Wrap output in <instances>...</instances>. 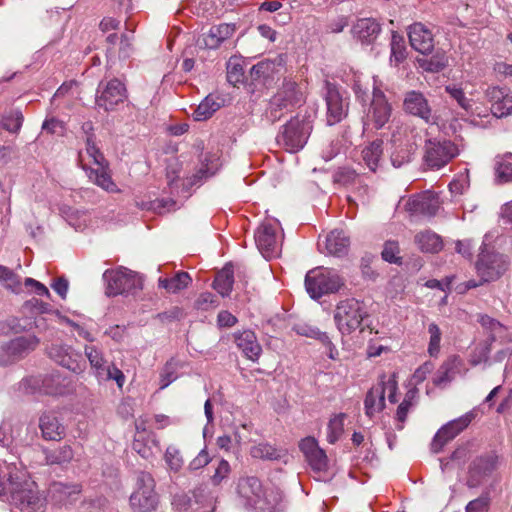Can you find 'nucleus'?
Returning <instances> with one entry per match:
<instances>
[{
  "label": "nucleus",
  "instance_id": "1",
  "mask_svg": "<svg viewBox=\"0 0 512 512\" xmlns=\"http://www.w3.org/2000/svg\"><path fill=\"white\" fill-rule=\"evenodd\" d=\"M82 130L86 134V141L85 148L78 153L80 166L94 184L107 192H118V188L111 178L108 162L96 145L95 137L91 133L93 130L92 123L85 122L82 125Z\"/></svg>",
  "mask_w": 512,
  "mask_h": 512
},
{
  "label": "nucleus",
  "instance_id": "2",
  "mask_svg": "<svg viewBox=\"0 0 512 512\" xmlns=\"http://www.w3.org/2000/svg\"><path fill=\"white\" fill-rule=\"evenodd\" d=\"M237 494L246 508L256 512H274L282 501V492L272 483H263L256 476H242L237 483Z\"/></svg>",
  "mask_w": 512,
  "mask_h": 512
},
{
  "label": "nucleus",
  "instance_id": "3",
  "mask_svg": "<svg viewBox=\"0 0 512 512\" xmlns=\"http://www.w3.org/2000/svg\"><path fill=\"white\" fill-rule=\"evenodd\" d=\"M345 285L344 278L332 268L316 267L305 276V288L312 299H320L324 295L334 294Z\"/></svg>",
  "mask_w": 512,
  "mask_h": 512
},
{
  "label": "nucleus",
  "instance_id": "4",
  "mask_svg": "<svg viewBox=\"0 0 512 512\" xmlns=\"http://www.w3.org/2000/svg\"><path fill=\"white\" fill-rule=\"evenodd\" d=\"M12 503L22 512H44L46 499L40 494L34 481L27 478V472L23 479H15L8 491Z\"/></svg>",
  "mask_w": 512,
  "mask_h": 512
},
{
  "label": "nucleus",
  "instance_id": "5",
  "mask_svg": "<svg viewBox=\"0 0 512 512\" xmlns=\"http://www.w3.org/2000/svg\"><path fill=\"white\" fill-rule=\"evenodd\" d=\"M21 386L28 393L38 392L49 396L68 395L75 390L74 381L59 373L26 378L21 382Z\"/></svg>",
  "mask_w": 512,
  "mask_h": 512
},
{
  "label": "nucleus",
  "instance_id": "6",
  "mask_svg": "<svg viewBox=\"0 0 512 512\" xmlns=\"http://www.w3.org/2000/svg\"><path fill=\"white\" fill-rule=\"evenodd\" d=\"M460 154L459 146L445 137L429 138L424 144L423 162L430 170H440Z\"/></svg>",
  "mask_w": 512,
  "mask_h": 512
},
{
  "label": "nucleus",
  "instance_id": "7",
  "mask_svg": "<svg viewBox=\"0 0 512 512\" xmlns=\"http://www.w3.org/2000/svg\"><path fill=\"white\" fill-rule=\"evenodd\" d=\"M366 316L363 303L355 298L339 301L334 310V322L342 335H349L358 329Z\"/></svg>",
  "mask_w": 512,
  "mask_h": 512
},
{
  "label": "nucleus",
  "instance_id": "8",
  "mask_svg": "<svg viewBox=\"0 0 512 512\" xmlns=\"http://www.w3.org/2000/svg\"><path fill=\"white\" fill-rule=\"evenodd\" d=\"M311 131L312 124L308 119L294 117L283 125L276 140L286 151L295 153L304 148Z\"/></svg>",
  "mask_w": 512,
  "mask_h": 512
},
{
  "label": "nucleus",
  "instance_id": "9",
  "mask_svg": "<svg viewBox=\"0 0 512 512\" xmlns=\"http://www.w3.org/2000/svg\"><path fill=\"white\" fill-rule=\"evenodd\" d=\"M397 389L398 386L395 376L389 377L388 379H386L385 376H382L380 381L376 385L372 386L366 394L364 401L366 415L372 418L384 409L386 393L388 395V400L391 403H396Z\"/></svg>",
  "mask_w": 512,
  "mask_h": 512
},
{
  "label": "nucleus",
  "instance_id": "10",
  "mask_svg": "<svg viewBox=\"0 0 512 512\" xmlns=\"http://www.w3.org/2000/svg\"><path fill=\"white\" fill-rule=\"evenodd\" d=\"M303 102V93L294 81H285L279 91L271 98L269 117L272 121L279 120L285 111H289Z\"/></svg>",
  "mask_w": 512,
  "mask_h": 512
},
{
  "label": "nucleus",
  "instance_id": "11",
  "mask_svg": "<svg viewBox=\"0 0 512 512\" xmlns=\"http://www.w3.org/2000/svg\"><path fill=\"white\" fill-rule=\"evenodd\" d=\"M103 278L107 282L106 293L109 296L132 294L142 288L141 277L127 268L106 270Z\"/></svg>",
  "mask_w": 512,
  "mask_h": 512
},
{
  "label": "nucleus",
  "instance_id": "12",
  "mask_svg": "<svg viewBox=\"0 0 512 512\" xmlns=\"http://www.w3.org/2000/svg\"><path fill=\"white\" fill-rule=\"evenodd\" d=\"M279 222L275 219L264 221L255 232V242L262 256L269 260L280 255L282 235Z\"/></svg>",
  "mask_w": 512,
  "mask_h": 512
},
{
  "label": "nucleus",
  "instance_id": "13",
  "mask_svg": "<svg viewBox=\"0 0 512 512\" xmlns=\"http://www.w3.org/2000/svg\"><path fill=\"white\" fill-rule=\"evenodd\" d=\"M39 343V338L31 334L0 343V365L8 366L22 360L33 352Z\"/></svg>",
  "mask_w": 512,
  "mask_h": 512
},
{
  "label": "nucleus",
  "instance_id": "14",
  "mask_svg": "<svg viewBox=\"0 0 512 512\" xmlns=\"http://www.w3.org/2000/svg\"><path fill=\"white\" fill-rule=\"evenodd\" d=\"M158 504L155 481L149 473L141 472L137 478V488L130 496V505L141 512L152 511Z\"/></svg>",
  "mask_w": 512,
  "mask_h": 512
},
{
  "label": "nucleus",
  "instance_id": "15",
  "mask_svg": "<svg viewBox=\"0 0 512 512\" xmlns=\"http://www.w3.org/2000/svg\"><path fill=\"white\" fill-rule=\"evenodd\" d=\"M391 113L392 108L385 94L379 88L374 87L372 101L363 120L364 129L378 130L383 128L388 123Z\"/></svg>",
  "mask_w": 512,
  "mask_h": 512
},
{
  "label": "nucleus",
  "instance_id": "16",
  "mask_svg": "<svg viewBox=\"0 0 512 512\" xmlns=\"http://www.w3.org/2000/svg\"><path fill=\"white\" fill-rule=\"evenodd\" d=\"M126 98L127 89L124 83L114 78L107 83L100 82L97 90L96 104L105 111H113Z\"/></svg>",
  "mask_w": 512,
  "mask_h": 512
},
{
  "label": "nucleus",
  "instance_id": "17",
  "mask_svg": "<svg viewBox=\"0 0 512 512\" xmlns=\"http://www.w3.org/2000/svg\"><path fill=\"white\" fill-rule=\"evenodd\" d=\"M499 456L494 451L476 457L469 465L467 484L477 487L498 468Z\"/></svg>",
  "mask_w": 512,
  "mask_h": 512
},
{
  "label": "nucleus",
  "instance_id": "18",
  "mask_svg": "<svg viewBox=\"0 0 512 512\" xmlns=\"http://www.w3.org/2000/svg\"><path fill=\"white\" fill-rule=\"evenodd\" d=\"M507 268L508 261L506 257L494 252L482 251L476 263L477 273L484 282L497 280Z\"/></svg>",
  "mask_w": 512,
  "mask_h": 512
},
{
  "label": "nucleus",
  "instance_id": "19",
  "mask_svg": "<svg viewBox=\"0 0 512 512\" xmlns=\"http://www.w3.org/2000/svg\"><path fill=\"white\" fill-rule=\"evenodd\" d=\"M48 356L57 364L74 373L79 374L85 369V362L82 355L66 344H52L48 348Z\"/></svg>",
  "mask_w": 512,
  "mask_h": 512
},
{
  "label": "nucleus",
  "instance_id": "20",
  "mask_svg": "<svg viewBox=\"0 0 512 512\" xmlns=\"http://www.w3.org/2000/svg\"><path fill=\"white\" fill-rule=\"evenodd\" d=\"M474 414L467 413L457 419H454L443 427H441L434 436L431 443V450L433 453H439L442 448L452 439H454L460 432H462L472 421Z\"/></svg>",
  "mask_w": 512,
  "mask_h": 512
},
{
  "label": "nucleus",
  "instance_id": "21",
  "mask_svg": "<svg viewBox=\"0 0 512 512\" xmlns=\"http://www.w3.org/2000/svg\"><path fill=\"white\" fill-rule=\"evenodd\" d=\"M333 181L335 184L345 187L363 201L369 194V187L365 183L364 177L354 169L348 167L339 168L333 174Z\"/></svg>",
  "mask_w": 512,
  "mask_h": 512
},
{
  "label": "nucleus",
  "instance_id": "22",
  "mask_svg": "<svg viewBox=\"0 0 512 512\" xmlns=\"http://www.w3.org/2000/svg\"><path fill=\"white\" fill-rule=\"evenodd\" d=\"M405 208L411 214H421L424 216H435L440 208L439 197L436 193L425 191L415 195L406 202Z\"/></svg>",
  "mask_w": 512,
  "mask_h": 512
},
{
  "label": "nucleus",
  "instance_id": "23",
  "mask_svg": "<svg viewBox=\"0 0 512 512\" xmlns=\"http://www.w3.org/2000/svg\"><path fill=\"white\" fill-rule=\"evenodd\" d=\"M299 448L304 454L309 466L316 472H324L328 468V458L318 442L313 437H306L299 443Z\"/></svg>",
  "mask_w": 512,
  "mask_h": 512
},
{
  "label": "nucleus",
  "instance_id": "24",
  "mask_svg": "<svg viewBox=\"0 0 512 512\" xmlns=\"http://www.w3.org/2000/svg\"><path fill=\"white\" fill-rule=\"evenodd\" d=\"M404 109L409 114L420 117L428 124H435L437 117L433 114L427 99L417 91H410L406 94Z\"/></svg>",
  "mask_w": 512,
  "mask_h": 512
},
{
  "label": "nucleus",
  "instance_id": "25",
  "mask_svg": "<svg viewBox=\"0 0 512 512\" xmlns=\"http://www.w3.org/2000/svg\"><path fill=\"white\" fill-rule=\"evenodd\" d=\"M81 492V484L53 482L49 487L48 495L54 504L66 506L75 503Z\"/></svg>",
  "mask_w": 512,
  "mask_h": 512
},
{
  "label": "nucleus",
  "instance_id": "26",
  "mask_svg": "<svg viewBox=\"0 0 512 512\" xmlns=\"http://www.w3.org/2000/svg\"><path fill=\"white\" fill-rule=\"evenodd\" d=\"M408 37L413 49L421 54H428L434 47V35L422 23H414L409 27Z\"/></svg>",
  "mask_w": 512,
  "mask_h": 512
},
{
  "label": "nucleus",
  "instance_id": "27",
  "mask_svg": "<svg viewBox=\"0 0 512 512\" xmlns=\"http://www.w3.org/2000/svg\"><path fill=\"white\" fill-rule=\"evenodd\" d=\"M487 97L491 102V111L496 117L512 114V93L508 89L490 87L487 90Z\"/></svg>",
  "mask_w": 512,
  "mask_h": 512
},
{
  "label": "nucleus",
  "instance_id": "28",
  "mask_svg": "<svg viewBox=\"0 0 512 512\" xmlns=\"http://www.w3.org/2000/svg\"><path fill=\"white\" fill-rule=\"evenodd\" d=\"M234 341L243 355L255 362L262 353V347L258 342L256 334L252 330H243L234 334Z\"/></svg>",
  "mask_w": 512,
  "mask_h": 512
},
{
  "label": "nucleus",
  "instance_id": "29",
  "mask_svg": "<svg viewBox=\"0 0 512 512\" xmlns=\"http://www.w3.org/2000/svg\"><path fill=\"white\" fill-rule=\"evenodd\" d=\"M39 428L43 439L47 441H59L66 433L65 426L60 422L54 412H44L39 418Z\"/></svg>",
  "mask_w": 512,
  "mask_h": 512
},
{
  "label": "nucleus",
  "instance_id": "30",
  "mask_svg": "<svg viewBox=\"0 0 512 512\" xmlns=\"http://www.w3.org/2000/svg\"><path fill=\"white\" fill-rule=\"evenodd\" d=\"M327 123L334 125L339 123L347 114V104L344 103L339 91L329 86L326 93Z\"/></svg>",
  "mask_w": 512,
  "mask_h": 512
},
{
  "label": "nucleus",
  "instance_id": "31",
  "mask_svg": "<svg viewBox=\"0 0 512 512\" xmlns=\"http://www.w3.org/2000/svg\"><path fill=\"white\" fill-rule=\"evenodd\" d=\"M381 31L380 24L372 18L358 19L352 27V34L362 44L373 43Z\"/></svg>",
  "mask_w": 512,
  "mask_h": 512
},
{
  "label": "nucleus",
  "instance_id": "32",
  "mask_svg": "<svg viewBox=\"0 0 512 512\" xmlns=\"http://www.w3.org/2000/svg\"><path fill=\"white\" fill-rule=\"evenodd\" d=\"M324 247L327 254L342 257L347 254L350 239L342 230H333L325 237Z\"/></svg>",
  "mask_w": 512,
  "mask_h": 512
},
{
  "label": "nucleus",
  "instance_id": "33",
  "mask_svg": "<svg viewBox=\"0 0 512 512\" xmlns=\"http://www.w3.org/2000/svg\"><path fill=\"white\" fill-rule=\"evenodd\" d=\"M25 468L22 463L0 461V495L8 491L15 479H23Z\"/></svg>",
  "mask_w": 512,
  "mask_h": 512
},
{
  "label": "nucleus",
  "instance_id": "34",
  "mask_svg": "<svg viewBox=\"0 0 512 512\" xmlns=\"http://www.w3.org/2000/svg\"><path fill=\"white\" fill-rule=\"evenodd\" d=\"M383 157V141L374 140L361 150V163L371 172H376Z\"/></svg>",
  "mask_w": 512,
  "mask_h": 512
},
{
  "label": "nucleus",
  "instance_id": "35",
  "mask_svg": "<svg viewBox=\"0 0 512 512\" xmlns=\"http://www.w3.org/2000/svg\"><path fill=\"white\" fill-rule=\"evenodd\" d=\"M235 31V24L222 23L212 26L204 39L205 45L210 49H216L224 41L230 39Z\"/></svg>",
  "mask_w": 512,
  "mask_h": 512
},
{
  "label": "nucleus",
  "instance_id": "36",
  "mask_svg": "<svg viewBox=\"0 0 512 512\" xmlns=\"http://www.w3.org/2000/svg\"><path fill=\"white\" fill-rule=\"evenodd\" d=\"M415 242L423 252L437 253L443 247L442 239L436 233L426 230L415 236Z\"/></svg>",
  "mask_w": 512,
  "mask_h": 512
},
{
  "label": "nucleus",
  "instance_id": "37",
  "mask_svg": "<svg viewBox=\"0 0 512 512\" xmlns=\"http://www.w3.org/2000/svg\"><path fill=\"white\" fill-rule=\"evenodd\" d=\"M234 275L231 266H225L213 282V288L223 297L228 296L233 288Z\"/></svg>",
  "mask_w": 512,
  "mask_h": 512
},
{
  "label": "nucleus",
  "instance_id": "38",
  "mask_svg": "<svg viewBox=\"0 0 512 512\" xmlns=\"http://www.w3.org/2000/svg\"><path fill=\"white\" fill-rule=\"evenodd\" d=\"M44 453L47 465L69 463L74 457V451L70 445H63L53 450H45Z\"/></svg>",
  "mask_w": 512,
  "mask_h": 512
},
{
  "label": "nucleus",
  "instance_id": "39",
  "mask_svg": "<svg viewBox=\"0 0 512 512\" xmlns=\"http://www.w3.org/2000/svg\"><path fill=\"white\" fill-rule=\"evenodd\" d=\"M471 451L468 446L458 447L447 460L441 459L440 466L442 472H448L451 468L462 469L466 461L470 458Z\"/></svg>",
  "mask_w": 512,
  "mask_h": 512
},
{
  "label": "nucleus",
  "instance_id": "40",
  "mask_svg": "<svg viewBox=\"0 0 512 512\" xmlns=\"http://www.w3.org/2000/svg\"><path fill=\"white\" fill-rule=\"evenodd\" d=\"M192 279L189 273L181 271L177 272L171 278H160L159 286L163 287L170 293H176L186 287L191 283Z\"/></svg>",
  "mask_w": 512,
  "mask_h": 512
},
{
  "label": "nucleus",
  "instance_id": "41",
  "mask_svg": "<svg viewBox=\"0 0 512 512\" xmlns=\"http://www.w3.org/2000/svg\"><path fill=\"white\" fill-rule=\"evenodd\" d=\"M220 108V103L217 102L213 95L206 96L193 112V118L196 121H205L212 117V115Z\"/></svg>",
  "mask_w": 512,
  "mask_h": 512
},
{
  "label": "nucleus",
  "instance_id": "42",
  "mask_svg": "<svg viewBox=\"0 0 512 512\" xmlns=\"http://www.w3.org/2000/svg\"><path fill=\"white\" fill-rule=\"evenodd\" d=\"M416 150L415 144L398 145L391 154V163L394 167L399 168L411 162Z\"/></svg>",
  "mask_w": 512,
  "mask_h": 512
},
{
  "label": "nucleus",
  "instance_id": "43",
  "mask_svg": "<svg viewBox=\"0 0 512 512\" xmlns=\"http://www.w3.org/2000/svg\"><path fill=\"white\" fill-rule=\"evenodd\" d=\"M85 355L90 363L91 368L94 370L96 378L99 377L100 372L104 371L107 366L106 359L100 349L93 345H86L84 348Z\"/></svg>",
  "mask_w": 512,
  "mask_h": 512
},
{
  "label": "nucleus",
  "instance_id": "44",
  "mask_svg": "<svg viewBox=\"0 0 512 512\" xmlns=\"http://www.w3.org/2000/svg\"><path fill=\"white\" fill-rule=\"evenodd\" d=\"M0 283L13 293L22 291L20 276L7 266L0 265Z\"/></svg>",
  "mask_w": 512,
  "mask_h": 512
},
{
  "label": "nucleus",
  "instance_id": "45",
  "mask_svg": "<svg viewBox=\"0 0 512 512\" xmlns=\"http://www.w3.org/2000/svg\"><path fill=\"white\" fill-rule=\"evenodd\" d=\"M346 414L339 413L334 415L328 423L327 426V441L330 444L336 443L344 432V420Z\"/></svg>",
  "mask_w": 512,
  "mask_h": 512
},
{
  "label": "nucleus",
  "instance_id": "46",
  "mask_svg": "<svg viewBox=\"0 0 512 512\" xmlns=\"http://www.w3.org/2000/svg\"><path fill=\"white\" fill-rule=\"evenodd\" d=\"M227 80L233 85L244 81V68L241 59L236 57L229 59L227 62Z\"/></svg>",
  "mask_w": 512,
  "mask_h": 512
},
{
  "label": "nucleus",
  "instance_id": "47",
  "mask_svg": "<svg viewBox=\"0 0 512 512\" xmlns=\"http://www.w3.org/2000/svg\"><path fill=\"white\" fill-rule=\"evenodd\" d=\"M448 65V57L444 52H436L429 59L420 62V66L429 72H440Z\"/></svg>",
  "mask_w": 512,
  "mask_h": 512
},
{
  "label": "nucleus",
  "instance_id": "48",
  "mask_svg": "<svg viewBox=\"0 0 512 512\" xmlns=\"http://www.w3.org/2000/svg\"><path fill=\"white\" fill-rule=\"evenodd\" d=\"M406 58V47L404 40L401 36H398L397 34L392 35L391 40V57L390 61L391 63H394L395 65H399L401 62H403Z\"/></svg>",
  "mask_w": 512,
  "mask_h": 512
},
{
  "label": "nucleus",
  "instance_id": "49",
  "mask_svg": "<svg viewBox=\"0 0 512 512\" xmlns=\"http://www.w3.org/2000/svg\"><path fill=\"white\" fill-rule=\"evenodd\" d=\"M154 436L135 435L132 449L144 459L152 456V449L149 442H154Z\"/></svg>",
  "mask_w": 512,
  "mask_h": 512
},
{
  "label": "nucleus",
  "instance_id": "50",
  "mask_svg": "<svg viewBox=\"0 0 512 512\" xmlns=\"http://www.w3.org/2000/svg\"><path fill=\"white\" fill-rule=\"evenodd\" d=\"M179 368L178 363L171 359L163 367L160 373V388L164 389L168 387L172 382L178 378L177 370Z\"/></svg>",
  "mask_w": 512,
  "mask_h": 512
},
{
  "label": "nucleus",
  "instance_id": "51",
  "mask_svg": "<svg viewBox=\"0 0 512 512\" xmlns=\"http://www.w3.org/2000/svg\"><path fill=\"white\" fill-rule=\"evenodd\" d=\"M429 343H428V354L431 357H437L440 353V342H441V330L435 323H430L428 326Z\"/></svg>",
  "mask_w": 512,
  "mask_h": 512
},
{
  "label": "nucleus",
  "instance_id": "52",
  "mask_svg": "<svg viewBox=\"0 0 512 512\" xmlns=\"http://www.w3.org/2000/svg\"><path fill=\"white\" fill-rule=\"evenodd\" d=\"M250 454L253 458L273 460L279 457L278 451L268 443H259L251 447Z\"/></svg>",
  "mask_w": 512,
  "mask_h": 512
},
{
  "label": "nucleus",
  "instance_id": "53",
  "mask_svg": "<svg viewBox=\"0 0 512 512\" xmlns=\"http://www.w3.org/2000/svg\"><path fill=\"white\" fill-rule=\"evenodd\" d=\"M23 120L21 111L13 110L3 116L2 125L7 131L17 133L21 129Z\"/></svg>",
  "mask_w": 512,
  "mask_h": 512
},
{
  "label": "nucleus",
  "instance_id": "54",
  "mask_svg": "<svg viewBox=\"0 0 512 512\" xmlns=\"http://www.w3.org/2000/svg\"><path fill=\"white\" fill-rule=\"evenodd\" d=\"M496 175L502 182L512 181V155L499 158L496 162Z\"/></svg>",
  "mask_w": 512,
  "mask_h": 512
},
{
  "label": "nucleus",
  "instance_id": "55",
  "mask_svg": "<svg viewBox=\"0 0 512 512\" xmlns=\"http://www.w3.org/2000/svg\"><path fill=\"white\" fill-rule=\"evenodd\" d=\"M165 462L169 470L178 472L183 467L184 461L178 448L168 446L164 454Z\"/></svg>",
  "mask_w": 512,
  "mask_h": 512
},
{
  "label": "nucleus",
  "instance_id": "56",
  "mask_svg": "<svg viewBox=\"0 0 512 512\" xmlns=\"http://www.w3.org/2000/svg\"><path fill=\"white\" fill-rule=\"evenodd\" d=\"M97 379L99 381L114 380L120 389L123 387L126 380L124 373L114 364L107 365L104 368V371L100 372V375Z\"/></svg>",
  "mask_w": 512,
  "mask_h": 512
},
{
  "label": "nucleus",
  "instance_id": "57",
  "mask_svg": "<svg viewBox=\"0 0 512 512\" xmlns=\"http://www.w3.org/2000/svg\"><path fill=\"white\" fill-rule=\"evenodd\" d=\"M445 90L462 109L467 112L471 110L472 100L466 97L465 92L461 87L457 85H448Z\"/></svg>",
  "mask_w": 512,
  "mask_h": 512
},
{
  "label": "nucleus",
  "instance_id": "58",
  "mask_svg": "<svg viewBox=\"0 0 512 512\" xmlns=\"http://www.w3.org/2000/svg\"><path fill=\"white\" fill-rule=\"evenodd\" d=\"M295 332L298 335L313 338L320 341H327V333L320 331L317 327L310 326L307 324H298L294 327Z\"/></svg>",
  "mask_w": 512,
  "mask_h": 512
},
{
  "label": "nucleus",
  "instance_id": "59",
  "mask_svg": "<svg viewBox=\"0 0 512 512\" xmlns=\"http://www.w3.org/2000/svg\"><path fill=\"white\" fill-rule=\"evenodd\" d=\"M469 186V172L468 170H465V172L456 175V177L450 182L449 190L453 194H462L465 190L469 188Z\"/></svg>",
  "mask_w": 512,
  "mask_h": 512
},
{
  "label": "nucleus",
  "instance_id": "60",
  "mask_svg": "<svg viewBox=\"0 0 512 512\" xmlns=\"http://www.w3.org/2000/svg\"><path fill=\"white\" fill-rule=\"evenodd\" d=\"M220 167V157L217 153L205 155L202 161V168L200 172L204 176H211L216 173Z\"/></svg>",
  "mask_w": 512,
  "mask_h": 512
},
{
  "label": "nucleus",
  "instance_id": "61",
  "mask_svg": "<svg viewBox=\"0 0 512 512\" xmlns=\"http://www.w3.org/2000/svg\"><path fill=\"white\" fill-rule=\"evenodd\" d=\"M274 69V62L270 60H265L258 62L253 65L250 69V74L253 80H258L260 78H266Z\"/></svg>",
  "mask_w": 512,
  "mask_h": 512
},
{
  "label": "nucleus",
  "instance_id": "62",
  "mask_svg": "<svg viewBox=\"0 0 512 512\" xmlns=\"http://www.w3.org/2000/svg\"><path fill=\"white\" fill-rule=\"evenodd\" d=\"M478 321L484 329L490 332V338L494 333L507 332V327L489 315H480Z\"/></svg>",
  "mask_w": 512,
  "mask_h": 512
},
{
  "label": "nucleus",
  "instance_id": "63",
  "mask_svg": "<svg viewBox=\"0 0 512 512\" xmlns=\"http://www.w3.org/2000/svg\"><path fill=\"white\" fill-rule=\"evenodd\" d=\"M444 363L454 377L456 375H465L468 371L463 359L457 355L450 356Z\"/></svg>",
  "mask_w": 512,
  "mask_h": 512
},
{
  "label": "nucleus",
  "instance_id": "64",
  "mask_svg": "<svg viewBox=\"0 0 512 512\" xmlns=\"http://www.w3.org/2000/svg\"><path fill=\"white\" fill-rule=\"evenodd\" d=\"M433 369L434 365L429 361L422 364L413 373L411 377V384L417 386L420 383H422L427 378V376L433 371Z\"/></svg>",
  "mask_w": 512,
  "mask_h": 512
}]
</instances>
